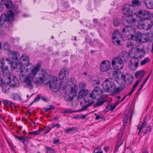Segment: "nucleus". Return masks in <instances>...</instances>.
<instances>
[{"mask_svg": "<svg viewBox=\"0 0 153 153\" xmlns=\"http://www.w3.org/2000/svg\"><path fill=\"white\" fill-rule=\"evenodd\" d=\"M29 58L26 54L22 55L21 57L19 64V79L22 82H25L28 85L30 86L31 84V76H34L39 69L37 67H34L32 64L29 63Z\"/></svg>", "mask_w": 153, "mask_h": 153, "instance_id": "nucleus-1", "label": "nucleus"}, {"mask_svg": "<svg viewBox=\"0 0 153 153\" xmlns=\"http://www.w3.org/2000/svg\"><path fill=\"white\" fill-rule=\"evenodd\" d=\"M68 73V71L65 68L61 70L59 73V79H61L59 83H58V80L56 77H54L50 82V88L54 92L58 91L59 88L65 89L67 85L68 81L67 77H65V75Z\"/></svg>", "mask_w": 153, "mask_h": 153, "instance_id": "nucleus-2", "label": "nucleus"}, {"mask_svg": "<svg viewBox=\"0 0 153 153\" xmlns=\"http://www.w3.org/2000/svg\"><path fill=\"white\" fill-rule=\"evenodd\" d=\"M35 67H37L38 68L39 70L38 71L36 74V75L33 76L32 75L31 76L30 80L31 82V84L30 86L28 85L25 82H22L25 84V86L30 89H32L33 86L34 82L36 83V84H41L43 83L45 81H47V77L48 74L45 69H42L41 70L39 71V76L38 77H36V76L37 74L38 73L39 71V66H37Z\"/></svg>", "mask_w": 153, "mask_h": 153, "instance_id": "nucleus-3", "label": "nucleus"}, {"mask_svg": "<svg viewBox=\"0 0 153 153\" xmlns=\"http://www.w3.org/2000/svg\"><path fill=\"white\" fill-rule=\"evenodd\" d=\"M141 1L139 0H134L132 2V5H131V8L132 9L133 12L137 14V16L140 17L146 18L148 16L149 13L148 10H139L138 7L140 6Z\"/></svg>", "mask_w": 153, "mask_h": 153, "instance_id": "nucleus-4", "label": "nucleus"}, {"mask_svg": "<svg viewBox=\"0 0 153 153\" xmlns=\"http://www.w3.org/2000/svg\"><path fill=\"white\" fill-rule=\"evenodd\" d=\"M148 12L149 14L146 18L138 17L137 26L140 29H144L145 26L148 25L150 28L153 25V20L150 19L152 16V14L148 10Z\"/></svg>", "mask_w": 153, "mask_h": 153, "instance_id": "nucleus-5", "label": "nucleus"}, {"mask_svg": "<svg viewBox=\"0 0 153 153\" xmlns=\"http://www.w3.org/2000/svg\"><path fill=\"white\" fill-rule=\"evenodd\" d=\"M14 16L13 12L10 11L7 15L4 14L1 15L0 19V28L3 25L8 27L10 22L14 20Z\"/></svg>", "mask_w": 153, "mask_h": 153, "instance_id": "nucleus-6", "label": "nucleus"}, {"mask_svg": "<svg viewBox=\"0 0 153 153\" xmlns=\"http://www.w3.org/2000/svg\"><path fill=\"white\" fill-rule=\"evenodd\" d=\"M102 87L105 92H110L114 89L116 86L114 81L111 78H108L103 82Z\"/></svg>", "mask_w": 153, "mask_h": 153, "instance_id": "nucleus-7", "label": "nucleus"}, {"mask_svg": "<svg viewBox=\"0 0 153 153\" xmlns=\"http://www.w3.org/2000/svg\"><path fill=\"white\" fill-rule=\"evenodd\" d=\"M134 29L133 26L128 25L124 27L122 30V34L126 39L128 40L134 37L132 32H134Z\"/></svg>", "mask_w": 153, "mask_h": 153, "instance_id": "nucleus-8", "label": "nucleus"}, {"mask_svg": "<svg viewBox=\"0 0 153 153\" xmlns=\"http://www.w3.org/2000/svg\"><path fill=\"white\" fill-rule=\"evenodd\" d=\"M111 65L114 69L117 70H122L124 68L123 60L117 57H115L112 61Z\"/></svg>", "mask_w": 153, "mask_h": 153, "instance_id": "nucleus-9", "label": "nucleus"}, {"mask_svg": "<svg viewBox=\"0 0 153 153\" xmlns=\"http://www.w3.org/2000/svg\"><path fill=\"white\" fill-rule=\"evenodd\" d=\"M123 13L126 16L132 14L137 15L136 13L133 12V10L131 8V5L128 4H126L123 8Z\"/></svg>", "mask_w": 153, "mask_h": 153, "instance_id": "nucleus-10", "label": "nucleus"}, {"mask_svg": "<svg viewBox=\"0 0 153 153\" xmlns=\"http://www.w3.org/2000/svg\"><path fill=\"white\" fill-rule=\"evenodd\" d=\"M110 62L108 60H105L102 62L100 65L101 71H107L110 67Z\"/></svg>", "mask_w": 153, "mask_h": 153, "instance_id": "nucleus-11", "label": "nucleus"}, {"mask_svg": "<svg viewBox=\"0 0 153 153\" xmlns=\"http://www.w3.org/2000/svg\"><path fill=\"white\" fill-rule=\"evenodd\" d=\"M6 80L7 81L6 82L9 84L10 86H16L18 83V79L15 76H10V78L7 79Z\"/></svg>", "mask_w": 153, "mask_h": 153, "instance_id": "nucleus-12", "label": "nucleus"}, {"mask_svg": "<svg viewBox=\"0 0 153 153\" xmlns=\"http://www.w3.org/2000/svg\"><path fill=\"white\" fill-rule=\"evenodd\" d=\"M135 37L136 40L142 42H145L147 40V36L145 34L142 35L141 33L139 32L137 34Z\"/></svg>", "mask_w": 153, "mask_h": 153, "instance_id": "nucleus-13", "label": "nucleus"}, {"mask_svg": "<svg viewBox=\"0 0 153 153\" xmlns=\"http://www.w3.org/2000/svg\"><path fill=\"white\" fill-rule=\"evenodd\" d=\"M117 57L120 58L123 61L126 62L128 60V54L126 51L123 50L120 53L119 56Z\"/></svg>", "mask_w": 153, "mask_h": 153, "instance_id": "nucleus-14", "label": "nucleus"}, {"mask_svg": "<svg viewBox=\"0 0 153 153\" xmlns=\"http://www.w3.org/2000/svg\"><path fill=\"white\" fill-rule=\"evenodd\" d=\"M135 15L134 14H132L127 16L126 22L128 23L134 24L136 22V19L134 18Z\"/></svg>", "mask_w": 153, "mask_h": 153, "instance_id": "nucleus-15", "label": "nucleus"}, {"mask_svg": "<svg viewBox=\"0 0 153 153\" xmlns=\"http://www.w3.org/2000/svg\"><path fill=\"white\" fill-rule=\"evenodd\" d=\"M9 56L10 58L15 60H17L20 58L19 54L16 51H12L9 53Z\"/></svg>", "mask_w": 153, "mask_h": 153, "instance_id": "nucleus-16", "label": "nucleus"}, {"mask_svg": "<svg viewBox=\"0 0 153 153\" xmlns=\"http://www.w3.org/2000/svg\"><path fill=\"white\" fill-rule=\"evenodd\" d=\"M135 51L137 55L140 58L143 57L145 55L146 52L143 48L140 49L139 48H137L135 49Z\"/></svg>", "mask_w": 153, "mask_h": 153, "instance_id": "nucleus-17", "label": "nucleus"}, {"mask_svg": "<svg viewBox=\"0 0 153 153\" xmlns=\"http://www.w3.org/2000/svg\"><path fill=\"white\" fill-rule=\"evenodd\" d=\"M89 91L86 89H84L81 90L79 93L78 97V99H81L88 95Z\"/></svg>", "mask_w": 153, "mask_h": 153, "instance_id": "nucleus-18", "label": "nucleus"}, {"mask_svg": "<svg viewBox=\"0 0 153 153\" xmlns=\"http://www.w3.org/2000/svg\"><path fill=\"white\" fill-rule=\"evenodd\" d=\"M147 117H146L144 119V121L143 123L141 124V125H140L138 126V128L139 131L138 133L137 134L139 135L142 129L143 128L146 127L147 126Z\"/></svg>", "mask_w": 153, "mask_h": 153, "instance_id": "nucleus-19", "label": "nucleus"}, {"mask_svg": "<svg viewBox=\"0 0 153 153\" xmlns=\"http://www.w3.org/2000/svg\"><path fill=\"white\" fill-rule=\"evenodd\" d=\"M122 36L118 30L114 31L112 35V39H122Z\"/></svg>", "mask_w": 153, "mask_h": 153, "instance_id": "nucleus-20", "label": "nucleus"}, {"mask_svg": "<svg viewBox=\"0 0 153 153\" xmlns=\"http://www.w3.org/2000/svg\"><path fill=\"white\" fill-rule=\"evenodd\" d=\"M10 86L8 83H7V84L3 83L2 86V90L3 92L6 93L8 92Z\"/></svg>", "mask_w": 153, "mask_h": 153, "instance_id": "nucleus-21", "label": "nucleus"}, {"mask_svg": "<svg viewBox=\"0 0 153 153\" xmlns=\"http://www.w3.org/2000/svg\"><path fill=\"white\" fill-rule=\"evenodd\" d=\"M116 103L115 104H114L112 103H110L108 104L106 106V108L105 109V112H107L109 110L111 111L113 110L116 107Z\"/></svg>", "mask_w": 153, "mask_h": 153, "instance_id": "nucleus-22", "label": "nucleus"}, {"mask_svg": "<svg viewBox=\"0 0 153 153\" xmlns=\"http://www.w3.org/2000/svg\"><path fill=\"white\" fill-rule=\"evenodd\" d=\"M78 87L77 85L74 84V86L71 87L70 93L73 96H75L77 92Z\"/></svg>", "mask_w": 153, "mask_h": 153, "instance_id": "nucleus-23", "label": "nucleus"}, {"mask_svg": "<svg viewBox=\"0 0 153 153\" xmlns=\"http://www.w3.org/2000/svg\"><path fill=\"white\" fill-rule=\"evenodd\" d=\"M138 62L135 61L132 62H131L129 65L131 69L134 70L138 67Z\"/></svg>", "mask_w": 153, "mask_h": 153, "instance_id": "nucleus-24", "label": "nucleus"}, {"mask_svg": "<svg viewBox=\"0 0 153 153\" xmlns=\"http://www.w3.org/2000/svg\"><path fill=\"white\" fill-rule=\"evenodd\" d=\"M94 92L96 93L101 97L103 94V91L102 89L99 87H96L94 89Z\"/></svg>", "mask_w": 153, "mask_h": 153, "instance_id": "nucleus-25", "label": "nucleus"}, {"mask_svg": "<svg viewBox=\"0 0 153 153\" xmlns=\"http://www.w3.org/2000/svg\"><path fill=\"white\" fill-rule=\"evenodd\" d=\"M135 45V43H134V41L133 40L129 41L126 44V46L127 48L132 49H134Z\"/></svg>", "mask_w": 153, "mask_h": 153, "instance_id": "nucleus-26", "label": "nucleus"}, {"mask_svg": "<svg viewBox=\"0 0 153 153\" xmlns=\"http://www.w3.org/2000/svg\"><path fill=\"white\" fill-rule=\"evenodd\" d=\"M16 138L21 141H22V143L25 145H26L28 143V141L27 140V139L30 138L29 137H24L23 136L17 137Z\"/></svg>", "mask_w": 153, "mask_h": 153, "instance_id": "nucleus-27", "label": "nucleus"}, {"mask_svg": "<svg viewBox=\"0 0 153 153\" xmlns=\"http://www.w3.org/2000/svg\"><path fill=\"white\" fill-rule=\"evenodd\" d=\"M145 72L144 71H137L135 74V76L137 78H138L140 77H141L144 76Z\"/></svg>", "mask_w": 153, "mask_h": 153, "instance_id": "nucleus-28", "label": "nucleus"}, {"mask_svg": "<svg viewBox=\"0 0 153 153\" xmlns=\"http://www.w3.org/2000/svg\"><path fill=\"white\" fill-rule=\"evenodd\" d=\"M5 5L8 8H11L13 6L12 1L11 0H7L5 3Z\"/></svg>", "mask_w": 153, "mask_h": 153, "instance_id": "nucleus-29", "label": "nucleus"}, {"mask_svg": "<svg viewBox=\"0 0 153 153\" xmlns=\"http://www.w3.org/2000/svg\"><path fill=\"white\" fill-rule=\"evenodd\" d=\"M144 2L146 6L148 9H153V2Z\"/></svg>", "mask_w": 153, "mask_h": 153, "instance_id": "nucleus-30", "label": "nucleus"}, {"mask_svg": "<svg viewBox=\"0 0 153 153\" xmlns=\"http://www.w3.org/2000/svg\"><path fill=\"white\" fill-rule=\"evenodd\" d=\"M92 99L93 98H91L90 96L89 97L85 98V101L86 102L88 103L87 105H88V106H91L94 102Z\"/></svg>", "mask_w": 153, "mask_h": 153, "instance_id": "nucleus-31", "label": "nucleus"}, {"mask_svg": "<svg viewBox=\"0 0 153 153\" xmlns=\"http://www.w3.org/2000/svg\"><path fill=\"white\" fill-rule=\"evenodd\" d=\"M90 97L91 98H92L94 99H98L100 97L98 94L94 92V90L90 94Z\"/></svg>", "mask_w": 153, "mask_h": 153, "instance_id": "nucleus-32", "label": "nucleus"}, {"mask_svg": "<svg viewBox=\"0 0 153 153\" xmlns=\"http://www.w3.org/2000/svg\"><path fill=\"white\" fill-rule=\"evenodd\" d=\"M122 39H112V42L113 43L117 45L120 46L121 45V40Z\"/></svg>", "mask_w": 153, "mask_h": 153, "instance_id": "nucleus-33", "label": "nucleus"}, {"mask_svg": "<svg viewBox=\"0 0 153 153\" xmlns=\"http://www.w3.org/2000/svg\"><path fill=\"white\" fill-rule=\"evenodd\" d=\"M2 102L4 104L6 105H14V104L13 102L7 100H2Z\"/></svg>", "mask_w": 153, "mask_h": 153, "instance_id": "nucleus-34", "label": "nucleus"}, {"mask_svg": "<svg viewBox=\"0 0 153 153\" xmlns=\"http://www.w3.org/2000/svg\"><path fill=\"white\" fill-rule=\"evenodd\" d=\"M86 86V85L85 83L83 82H80L78 84V87L80 89H85V88Z\"/></svg>", "mask_w": 153, "mask_h": 153, "instance_id": "nucleus-35", "label": "nucleus"}, {"mask_svg": "<svg viewBox=\"0 0 153 153\" xmlns=\"http://www.w3.org/2000/svg\"><path fill=\"white\" fill-rule=\"evenodd\" d=\"M120 22V19L119 18H116L114 19L113 22L114 25L115 27H117L119 25Z\"/></svg>", "mask_w": 153, "mask_h": 153, "instance_id": "nucleus-36", "label": "nucleus"}, {"mask_svg": "<svg viewBox=\"0 0 153 153\" xmlns=\"http://www.w3.org/2000/svg\"><path fill=\"white\" fill-rule=\"evenodd\" d=\"M105 101V100H99L97 101V102L95 104L94 106L95 107H97L102 105Z\"/></svg>", "mask_w": 153, "mask_h": 153, "instance_id": "nucleus-37", "label": "nucleus"}, {"mask_svg": "<svg viewBox=\"0 0 153 153\" xmlns=\"http://www.w3.org/2000/svg\"><path fill=\"white\" fill-rule=\"evenodd\" d=\"M41 131L39 130H38L37 131H34L31 132H29L28 133V134H32L34 136H36L40 134Z\"/></svg>", "mask_w": 153, "mask_h": 153, "instance_id": "nucleus-38", "label": "nucleus"}, {"mask_svg": "<svg viewBox=\"0 0 153 153\" xmlns=\"http://www.w3.org/2000/svg\"><path fill=\"white\" fill-rule=\"evenodd\" d=\"M68 78H67V79L68 81V85H72V84L71 83H72L73 84H74L75 82H76V80L74 78H71L70 80L69 81V80L68 79Z\"/></svg>", "mask_w": 153, "mask_h": 153, "instance_id": "nucleus-39", "label": "nucleus"}, {"mask_svg": "<svg viewBox=\"0 0 153 153\" xmlns=\"http://www.w3.org/2000/svg\"><path fill=\"white\" fill-rule=\"evenodd\" d=\"M45 148L47 153H54V150L51 148L46 146H45Z\"/></svg>", "mask_w": 153, "mask_h": 153, "instance_id": "nucleus-40", "label": "nucleus"}, {"mask_svg": "<svg viewBox=\"0 0 153 153\" xmlns=\"http://www.w3.org/2000/svg\"><path fill=\"white\" fill-rule=\"evenodd\" d=\"M149 59L148 57L145 58L144 59L142 60L141 62V65H144L146 63L149 61Z\"/></svg>", "mask_w": 153, "mask_h": 153, "instance_id": "nucleus-41", "label": "nucleus"}, {"mask_svg": "<svg viewBox=\"0 0 153 153\" xmlns=\"http://www.w3.org/2000/svg\"><path fill=\"white\" fill-rule=\"evenodd\" d=\"M151 126L150 125H149L146 128L145 131H144L143 133L144 134H146L147 133V132H150L151 131Z\"/></svg>", "mask_w": 153, "mask_h": 153, "instance_id": "nucleus-42", "label": "nucleus"}, {"mask_svg": "<svg viewBox=\"0 0 153 153\" xmlns=\"http://www.w3.org/2000/svg\"><path fill=\"white\" fill-rule=\"evenodd\" d=\"M3 48L5 50L10 51V47L7 44H5L3 46Z\"/></svg>", "mask_w": 153, "mask_h": 153, "instance_id": "nucleus-43", "label": "nucleus"}, {"mask_svg": "<svg viewBox=\"0 0 153 153\" xmlns=\"http://www.w3.org/2000/svg\"><path fill=\"white\" fill-rule=\"evenodd\" d=\"M100 83V81L99 80H93L91 84L92 85L95 86L97 85H98Z\"/></svg>", "mask_w": 153, "mask_h": 153, "instance_id": "nucleus-44", "label": "nucleus"}, {"mask_svg": "<svg viewBox=\"0 0 153 153\" xmlns=\"http://www.w3.org/2000/svg\"><path fill=\"white\" fill-rule=\"evenodd\" d=\"M121 89L120 88H115L114 89L113 91V93L115 94L121 92Z\"/></svg>", "mask_w": 153, "mask_h": 153, "instance_id": "nucleus-45", "label": "nucleus"}, {"mask_svg": "<svg viewBox=\"0 0 153 153\" xmlns=\"http://www.w3.org/2000/svg\"><path fill=\"white\" fill-rule=\"evenodd\" d=\"M94 152L95 153H103L102 151H101L100 148L97 147L94 150Z\"/></svg>", "mask_w": 153, "mask_h": 153, "instance_id": "nucleus-46", "label": "nucleus"}, {"mask_svg": "<svg viewBox=\"0 0 153 153\" xmlns=\"http://www.w3.org/2000/svg\"><path fill=\"white\" fill-rule=\"evenodd\" d=\"M5 62V59L4 58H3L2 60L0 58V64L1 65V68H2V67L4 66Z\"/></svg>", "mask_w": 153, "mask_h": 153, "instance_id": "nucleus-47", "label": "nucleus"}, {"mask_svg": "<svg viewBox=\"0 0 153 153\" xmlns=\"http://www.w3.org/2000/svg\"><path fill=\"white\" fill-rule=\"evenodd\" d=\"M76 129V128L75 127H72L71 128H69L67 130H65V131L67 133H68L71 131H73Z\"/></svg>", "mask_w": 153, "mask_h": 153, "instance_id": "nucleus-48", "label": "nucleus"}, {"mask_svg": "<svg viewBox=\"0 0 153 153\" xmlns=\"http://www.w3.org/2000/svg\"><path fill=\"white\" fill-rule=\"evenodd\" d=\"M121 79L123 81L124 83H125L126 81V79L125 77V74L122 73L121 74Z\"/></svg>", "mask_w": 153, "mask_h": 153, "instance_id": "nucleus-49", "label": "nucleus"}, {"mask_svg": "<svg viewBox=\"0 0 153 153\" xmlns=\"http://www.w3.org/2000/svg\"><path fill=\"white\" fill-rule=\"evenodd\" d=\"M123 141L124 139H120L118 143L117 146L119 147L122 144Z\"/></svg>", "mask_w": 153, "mask_h": 153, "instance_id": "nucleus-50", "label": "nucleus"}, {"mask_svg": "<svg viewBox=\"0 0 153 153\" xmlns=\"http://www.w3.org/2000/svg\"><path fill=\"white\" fill-rule=\"evenodd\" d=\"M88 67H89V64L87 62H85L84 63L83 65V68L84 69H87L88 68Z\"/></svg>", "mask_w": 153, "mask_h": 153, "instance_id": "nucleus-51", "label": "nucleus"}, {"mask_svg": "<svg viewBox=\"0 0 153 153\" xmlns=\"http://www.w3.org/2000/svg\"><path fill=\"white\" fill-rule=\"evenodd\" d=\"M139 83V81L137 80L136 82V83L134 84V85L133 86V87L132 89H133L134 90V89L138 85Z\"/></svg>", "mask_w": 153, "mask_h": 153, "instance_id": "nucleus-52", "label": "nucleus"}, {"mask_svg": "<svg viewBox=\"0 0 153 153\" xmlns=\"http://www.w3.org/2000/svg\"><path fill=\"white\" fill-rule=\"evenodd\" d=\"M89 106H88V105H85V106H83L82 108L80 109H79V111H82L85 110V109H86V108H87L88 107H89Z\"/></svg>", "mask_w": 153, "mask_h": 153, "instance_id": "nucleus-53", "label": "nucleus"}, {"mask_svg": "<svg viewBox=\"0 0 153 153\" xmlns=\"http://www.w3.org/2000/svg\"><path fill=\"white\" fill-rule=\"evenodd\" d=\"M128 117V116L127 114H125L124 118H123V121H124V120H126V122H127Z\"/></svg>", "mask_w": 153, "mask_h": 153, "instance_id": "nucleus-54", "label": "nucleus"}, {"mask_svg": "<svg viewBox=\"0 0 153 153\" xmlns=\"http://www.w3.org/2000/svg\"><path fill=\"white\" fill-rule=\"evenodd\" d=\"M40 99V96L39 95H38L37 97H36L34 100L30 104V105H31L33 103V102H35L36 101H37L39 100Z\"/></svg>", "mask_w": 153, "mask_h": 153, "instance_id": "nucleus-55", "label": "nucleus"}, {"mask_svg": "<svg viewBox=\"0 0 153 153\" xmlns=\"http://www.w3.org/2000/svg\"><path fill=\"white\" fill-rule=\"evenodd\" d=\"M123 134V132L122 131H120L119 133V135H118V138L119 139H120H120H120L122 135Z\"/></svg>", "mask_w": 153, "mask_h": 153, "instance_id": "nucleus-56", "label": "nucleus"}, {"mask_svg": "<svg viewBox=\"0 0 153 153\" xmlns=\"http://www.w3.org/2000/svg\"><path fill=\"white\" fill-rule=\"evenodd\" d=\"M50 129H51L49 127L46 129H45V131L44 133L45 134H47V133H48V132H49V131H50Z\"/></svg>", "mask_w": 153, "mask_h": 153, "instance_id": "nucleus-57", "label": "nucleus"}, {"mask_svg": "<svg viewBox=\"0 0 153 153\" xmlns=\"http://www.w3.org/2000/svg\"><path fill=\"white\" fill-rule=\"evenodd\" d=\"M5 61L6 60L8 64H11L10 63V61L9 59V58H6V59H5Z\"/></svg>", "mask_w": 153, "mask_h": 153, "instance_id": "nucleus-58", "label": "nucleus"}, {"mask_svg": "<svg viewBox=\"0 0 153 153\" xmlns=\"http://www.w3.org/2000/svg\"><path fill=\"white\" fill-rule=\"evenodd\" d=\"M56 126L57 128H59L60 127V125H59V124H56L55 125H54L53 127H55Z\"/></svg>", "mask_w": 153, "mask_h": 153, "instance_id": "nucleus-59", "label": "nucleus"}, {"mask_svg": "<svg viewBox=\"0 0 153 153\" xmlns=\"http://www.w3.org/2000/svg\"><path fill=\"white\" fill-rule=\"evenodd\" d=\"M59 140L57 139L56 140H53V142L54 144H56L58 142H59Z\"/></svg>", "mask_w": 153, "mask_h": 153, "instance_id": "nucleus-60", "label": "nucleus"}, {"mask_svg": "<svg viewBox=\"0 0 153 153\" xmlns=\"http://www.w3.org/2000/svg\"><path fill=\"white\" fill-rule=\"evenodd\" d=\"M134 90L133 89H132L131 91V92L129 93V94H128V95L129 96H130L132 94L134 91Z\"/></svg>", "mask_w": 153, "mask_h": 153, "instance_id": "nucleus-61", "label": "nucleus"}, {"mask_svg": "<svg viewBox=\"0 0 153 153\" xmlns=\"http://www.w3.org/2000/svg\"><path fill=\"white\" fill-rule=\"evenodd\" d=\"M119 147L116 146L114 151V153H115V152H116L117 151V150H118Z\"/></svg>", "mask_w": 153, "mask_h": 153, "instance_id": "nucleus-62", "label": "nucleus"}, {"mask_svg": "<svg viewBox=\"0 0 153 153\" xmlns=\"http://www.w3.org/2000/svg\"><path fill=\"white\" fill-rule=\"evenodd\" d=\"M45 110V112H47L50 110L48 108H44L43 110Z\"/></svg>", "mask_w": 153, "mask_h": 153, "instance_id": "nucleus-63", "label": "nucleus"}, {"mask_svg": "<svg viewBox=\"0 0 153 153\" xmlns=\"http://www.w3.org/2000/svg\"><path fill=\"white\" fill-rule=\"evenodd\" d=\"M104 149L105 151L107 152L108 150V147L106 146L104 148Z\"/></svg>", "mask_w": 153, "mask_h": 153, "instance_id": "nucleus-64", "label": "nucleus"}]
</instances>
